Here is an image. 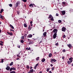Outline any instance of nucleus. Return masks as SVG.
Masks as SVG:
<instances>
[{
  "label": "nucleus",
  "instance_id": "nucleus-49",
  "mask_svg": "<svg viewBox=\"0 0 73 73\" xmlns=\"http://www.w3.org/2000/svg\"><path fill=\"white\" fill-rule=\"evenodd\" d=\"M38 64H39V63H37L36 65V66H38Z\"/></svg>",
  "mask_w": 73,
  "mask_h": 73
},
{
  "label": "nucleus",
  "instance_id": "nucleus-36",
  "mask_svg": "<svg viewBox=\"0 0 73 73\" xmlns=\"http://www.w3.org/2000/svg\"><path fill=\"white\" fill-rule=\"evenodd\" d=\"M61 22H62V21H61V20H58V22L59 23H61Z\"/></svg>",
  "mask_w": 73,
  "mask_h": 73
},
{
  "label": "nucleus",
  "instance_id": "nucleus-22",
  "mask_svg": "<svg viewBox=\"0 0 73 73\" xmlns=\"http://www.w3.org/2000/svg\"><path fill=\"white\" fill-rule=\"evenodd\" d=\"M26 50H31V48L29 47V48H26Z\"/></svg>",
  "mask_w": 73,
  "mask_h": 73
},
{
  "label": "nucleus",
  "instance_id": "nucleus-21",
  "mask_svg": "<svg viewBox=\"0 0 73 73\" xmlns=\"http://www.w3.org/2000/svg\"><path fill=\"white\" fill-rule=\"evenodd\" d=\"M31 29H32V27H30V25H29L28 29H29V30H31Z\"/></svg>",
  "mask_w": 73,
  "mask_h": 73
},
{
  "label": "nucleus",
  "instance_id": "nucleus-28",
  "mask_svg": "<svg viewBox=\"0 0 73 73\" xmlns=\"http://www.w3.org/2000/svg\"><path fill=\"white\" fill-rule=\"evenodd\" d=\"M24 27H25V28L27 27V25L25 23L24 24Z\"/></svg>",
  "mask_w": 73,
  "mask_h": 73
},
{
  "label": "nucleus",
  "instance_id": "nucleus-56",
  "mask_svg": "<svg viewBox=\"0 0 73 73\" xmlns=\"http://www.w3.org/2000/svg\"><path fill=\"white\" fill-rule=\"evenodd\" d=\"M49 73H52V71H50L49 72Z\"/></svg>",
  "mask_w": 73,
  "mask_h": 73
},
{
  "label": "nucleus",
  "instance_id": "nucleus-60",
  "mask_svg": "<svg viewBox=\"0 0 73 73\" xmlns=\"http://www.w3.org/2000/svg\"><path fill=\"white\" fill-rule=\"evenodd\" d=\"M24 36L25 37H27V35H24Z\"/></svg>",
  "mask_w": 73,
  "mask_h": 73
},
{
  "label": "nucleus",
  "instance_id": "nucleus-14",
  "mask_svg": "<svg viewBox=\"0 0 73 73\" xmlns=\"http://www.w3.org/2000/svg\"><path fill=\"white\" fill-rule=\"evenodd\" d=\"M72 59H73V58L72 57H71L69 58V60L70 61H71V62H72V61H73Z\"/></svg>",
  "mask_w": 73,
  "mask_h": 73
},
{
  "label": "nucleus",
  "instance_id": "nucleus-42",
  "mask_svg": "<svg viewBox=\"0 0 73 73\" xmlns=\"http://www.w3.org/2000/svg\"><path fill=\"white\" fill-rule=\"evenodd\" d=\"M21 38L22 39H24V36H21Z\"/></svg>",
  "mask_w": 73,
  "mask_h": 73
},
{
  "label": "nucleus",
  "instance_id": "nucleus-34",
  "mask_svg": "<svg viewBox=\"0 0 73 73\" xmlns=\"http://www.w3.org/2000/svg\"><path fill=\"white\" fill-rule=\"evenodd\" d=\"M10 73H16V72L14 71H11L10 72Z\"/></svg>",
  "mask_w": 73,
  "mask_h": 73
},
{
  "label": "nucleus",
  "instance_id": "nucleus-35",
  "mask_svg": "<svg viewBox=\"0 0 73 73\" xmlns=\"http://www.w3.org/2000/svg\"><path fill=\"white\" fill-rule=\"evenodd\" d=\"M29 7H32V6H33V4L31 3L29 5Z\"/></svg>",
  "mask_w": 73,
  "mask_h": 73
},
{
  "label": "nucleus",
  "instance_id": "nucleus-1",
  "mask_svg": "<svg viewBox=\"0 0 73 73\" xmlns=\"http://www.w3.org/2000/svg\"><path fill=\"white\" fill-rule=\"evenodd\" d=\"M20 3V2L18 1L17 2L16 4H15L14 5V7L15 8H16L19 5V4Z\"/></svg>",
  "mask_w": 73,
  "mask_h": 73
},
{
  "label": "nucleus",
  "instance_id": "nucleus-26",
  "mask_svg": "<svg viewBox=\"0 0 73 73\" xmlns=\"http://www.w3.org/2000/svg\"><path fill=\"white\" fill-rule=\"evenodd\" d=\"M4 11V9H2L1 10V11L0 12V13H2Z\"/></svg>",
  "mask_w": 73,
  "mask_h": 73
},
{
  "label": "nucleus",
  "instance_id": "nucleus-39",
  "mask_svg": "<svg viewBox=\"0 0 73 73\" xmlns=\"http://www.w3.org/2000/svg\"><path fill=\"white\" fill-rule=\"evenodd\" d=\"M62 52H66V50H65V49H64L63 50Z\"/></svg>",
  "mask_w": 73,
  "mask_h": 73
},
{
  "label": "nucleus",
  "instance_id": "nucleus-4",
  "mask_svg": "<svg viewBox=\"0 0 73 73\" xmlns=\"http://www.w3.org/2000/svg\"><path fill=\"white\" fill-rule=\"evenodd\" d=\"M57 36V34H56V33H55L53 35V38L54 39L56 38V36Z\"/></svg>",
  "mask_w": 73,
  "mask_h": 73
},
{
  "label": "nucleus",
  "instance_id": "nucleus-8",
  "mask_svg": "<svg viewBox=\"0 0 73 73\" xmlns=\"http://www.w3.org/2000/svg\"><path fill=\"white\" fill-rule=\"evenodd\" d=\"M7 33L8 35H9L10 36H12L13 35V34L11 32H7Z\"/></svg>",
  "mask_w": 73,
  "mask_h": 73
},
{
  "label": "nucleus",
  "instance_id": "nucleus-12",
  "mask_svg": "<svg viewBox=\"0 0 73 73\" xmlns=\"http://www.w3.org/2000/svg\"><path fill=\"white\" fill-rule=\"evenodd\" d=\"M43 35L44 36V37H46V32H44V33H43Z\"/></svg>",
  "mask_w": 73,
  "mask_h": 73
},
{
  "label": "nucleus",
  "instance_id": "nucleus-33",
  "mask_svg": "<svg viewBox=\"0 0 73 73\" xmlns=\"http://www.w3.org/2000/svg\"><path fill=\"white\" fill-rule=\"evenodd\" d=\"M21 43H24V40H21Z\"/></svg>",
  "mask_w": 73,
  "mask_h": 73
},
{
  "label": "nucleus",
  "instance_id": "nucleus-17",
  "mask_svg": "<svg viewBox=\"0 0 73 73\" xmlns=\"http://www.w3.org/2000/svg\"><path fill=\"white\" fill-rule=\"evenodd\" d=\"M29 44H33V40H31L29 41Z\"/></svg>",
  "mask_w": 73,
  "mask_h": 73
},
{
  "label": "nucleus",
  "instance_id": "nucleus-58",
  "mask_svg": "<svg viewBox=\"0 0 73 73\" xmlns=\"http://www.w3.org/2000/svg\"><path fill=\"white\" fill-rule=\"evenodd\" d=\"M42 73V71H40V72H39V73Z\"/></svg>",
  "mask_w": 73,
  "mask_h": 73
},
{
  "label": "nucleus",
  "instance_id": "nucleus-53",
  "mask_svg": "<svg viewBox=\"0 0 73 73\" xmlns=\"http://www.w3.org/2000/svg\"><path fill=\"white\" fill-rule=\"evenodd\" d=\"M56 16H58V14L57 13L56 14Z\"/></svg>",
  "mask_w": 73,
  "mask_h": 73
},
{
  "label": "nucleus",
  "instance_id": "nucleus-50",
  "mask_svg": "<svg viewBox=\"0 0 73 73\" xmlns=\"http://www.w3.org/2000/svg\"><path fill=\"white\" fill-rule=\"evenodd\" d=\"M58 43L55 44V45H56V46H57V45H58Z\"/></svg>",
  "mask_w": 73,
  "mask_h": 73
},
{
  "label": "nucleus",
  "instance_id": "nucleus-7",
  "mask_svg": "<svg viewBox=\"0 0 73 73\" xmlns=\"http://www.w3.org/2000/svg\"><path fill=\"white\" fill-rule=\"evenodd\" d=\"M33 69H31L28 72V73H33Z\"/></svg>",
  "mask_w": 73,
  "mask_h": 73
},
{
  "label": "nucleus",
  "instance_id": "nucleus-23",
  "mask_svg": "<svg viewBox=\"0 0 73 73\" xmlns=\"http://www.w3.org/2000/svg\"><path fill=\"white\" fill-rule=\"evenodd\" d=\"M71 61H67V63L68 64H69V65H70V63H71L72 62H71Z\"/></svg>",
  "mask_w": 73,
  "mask_h": 73
},
{
  "label": "nucleus",
  "instance_id": "nucleus-3",
  "mask_svg": "<svg viewBox=\"0 0 73 73\" xmlns=\"http://www.w3.org/2000/svg\"><path fill=\"white\" fill-rule=\"evenodd\" d=\"M66 29L64 27H63L62 29V31H63V32H65V31H66Z\"/></svg>",
  "mask_w": 73,
  "mask_h": 73
},
{
  "label": "nucleus",
  "instance_id": "nucleus-11",
  "mask_svg": "<svg viewBox=\"0 0 73 73\" xmlns=\"http://www.w3.org/2000/svg\"><path fill=\"white\" fill-rule=\"evenodd\" d=\"M0 18L3 20H4V18H3V16L2 15H1V14L0 15Z\"/></svg>",
  "mask_w": 73,
  "mask_h": 73
},
{
  "label": "nucleus",
  "instance_id": "nucleus-18",
  "mask_svg": "<svg viewBox=\"0 0 73 73\" xmlns=\"http://www.w3.org/2000/svg\"><path fill=\"white\" fill-rule=\"evenodd\" d=\"M43 10H44V11H46V10H47V9L46 8V7L45 6L43 7Z\"/></svg>",
  "mask_w": 73,
  "mask_h": 73
},
{
  "label": "nucleus",
  "instance_id": "nucleus-43",
  "mask_svg": "<svg viewBox=\"0 0 73 73\" xmlns=\"http://www.w3.org/2000/svg\"><path fill=\"white\" fill-rule=\"evenodd\" d=\"M63 38H65V37H66V36H65V35H64L63 36Z\"/></svg>",
  "mask_w": 73,
  "mask_h": 73
},
{
  "label": "nucleus",
  "instance_id": "nucleus-29",
  "mask_svg": "<svg viewBox=\"0 0 73 73\" xmlns=\"http://www.w3.org/2000/svg\"><path fill=\"white\" fill-rule=\"evenodd\" d=\"M50 20L51 21H54V19H53V17H52V18H51Z\"/></svg>",
  "mask_w": 73,
  "mask_h": 73
},
{
  "label": "nucleus",
  "instance_id": "nucleus-45",
  "mask_svg": "<svg viewBox=\"0 0 73 73\" xmlns=\"http://www.w3.org/2000/svg\"><path fill=\"white\" fill-rule=\"evenodd\" d=\"M54 69V67H52V70H53Z\"/></svg>",
  "mask_w": 73,
  "mask_h": 73
},
{
  "label": "nucleus",
  "instance_id": "nucleus-25",
  "mask_svg": "<svg viewBox=\"0 0 73 73\" xmlns=\"http://www.w3.org/2000/svg\"><path fill=\"white\" fill-rule=\"evenodd\" d=\"M13 64V62H11V63L9 64V65L10 66H12Z\"/></svg>",
  "mask_w": 73,
  "mask_h": 73
},
{
  "label": "nucleus",
  "instance_id": "nucleus-40",
  "mask_svg": "<svg viewBox=\"0 0 73 73\" xmlns=\"http://www.w3.org/2000/svg\"><path fill=\"white\" fill-rule=\"evenodd\" d=\"M9 6L11 7H12V4H11L9 5Z\"/></svg>",
  "mask_w": 73,
  "mask_h": 73
},
{
  "label": "nucleus",
  "instance_id": "nucleus-57",
  "mask_svg": "<svg viewBox=\"0 0 73 73\" xmlns=\"http://www.w3.org/2000/svg\"><path fill=\"white\" fill-rule=\"evenodd\" d=\"M57 52H55L54 53V54H56Z\"/></svg>",
  "mask_w": 73,
  "mask_h": 73
},
{
  "label": "nucleus",
  "instance_id": "nucleus-37",
  "mask_svg": "<svg viewBox=\"0 0 73 73\" xmlns=\"http://www.w3.org/2000/svg\"><path fill=\"white\" fill-rule=\"evenodd\" d=\"M21 1H23V2H25H25H27V0H21Z\"/></svg>",
  "mask_w": 73,
  "mask_h": 73
},
{
  "label": "nucleus",
  "instance_id": "nucleus-9",
  "mask_svg": "<svg viewBox=\"0 0 73 73\" xmlns=\"http://www.w3.org/2000/svg\"><path fill=\"white\" fill-rule=\"evenodd\" d=\"M6 69L7 70H9L10 69V67L9 66H7V67L6 68Z\"/></svg>",
  "mask_w": 73,
  "mask_h": 73
},
{
  "label": "nucleus",
  "instance_id": "nucleus-2",
  "mask_svg": "<svg viewBox=\"0 0 73 73\" xmlns=\"http://www.w3.org/2000/svg\"><path fill=\"white\" fill-rule=\"evenodd\" d=\"M50 61L52 63V62H56L57 61V60L54 59H52V58L50 60Z\"/></svg>",
  "mask_w": 73,
  "mask_h": 73
},
{
  "label": "nucleus",
  "instance_id": "nucleus-41",
  "mask_svg": "<svg viewBox=\"0 0 73 73\" xmlns=\"http://www.w3.org/2000/svg\"><path fill=\"white\" fill-rule=\"evenodd\" d=\"M12 68H10L9 70L10 71H12Z\"/></svg>",
  "mask_w": 73,
  "mask_h": 73
},
{
  "label": "nucleus",
  "instance_id": "nucleus-19",
  "mask_svg": "<svg viewBox=\"0 0 73 73\" xmlns=\"http://www.w3.org/2000/svg\"><path fill=\"white\" fill-rule=\"evenodd\" d=\"M32 37V35L31 34L29 35H28V37H29V38H31Z\"/></svg>",
  "mask_w": 73,
  "mask_h": 73
},
{
  "label": "nucleus",
  "instance_id": "nucleus-47",
  "mask_svg": "<svg viewBox=\"0 0 73 73\" xmlns=\"http://www.w3.org/2000/svg\"><path fill=\"white\" fill-rule=\"evenodd\" d=\"M17 47L19 48H20V46L19 45H17Z\"/></svg>",
  "mask_w": 73,
  "mask_h": 73
},
{
  "label": "nucleus",
  "instance_id": "nucleus-20",
  "mask_svg": "<svg viewBox=\"0 0 73 73\" xmlns=\"http://www.w3.org/2000/svg\"><path fill=\"white\" fill-rule=\"evenodd\" d=\"M52 54L51 53H50L48 55V57H52Z\"/></svg>",
  "mask_w": 73,
  "mask_h": 73
},
{
  "label": "nucleus",
  "instance_id": "nucleus-27",
  "mask_svg": "<svg viewBox=\"0 0 73 73\" xmlns=\"http://www.w3.org/2000/svg\"><path fill=\"white\" fill-rule=\"evenodd\" d=\"M49 70H50V68H47V70H46L47 72H49Z\"/></svg>",
  "mask_w": 73,
  "mask_h": 73
},
{
  "label": "nucleus",
  "instance_id": "nucleus-64",
  "mask_svg": "<svg viewBox=\"0 0 73 73\" xmlns=\"http://www.w3.org/2000/svg\"><path fill=\"white\" fill-rule=\"evenodd\" d=\"M72 66H73V63L72 64Z\"/></svg>",
  "mask_w": 73,
  "mask_h": 73
},
{
  "label": "nucleus",
  "instance_id": "nucleus-62",
  "mask_svg": "<svg viewBox=\"0 0 73 73\" xmlns=\"http://www.w3.org/2000/svg\"><path fill=\"white\" fill-rule=\"evenodd\" d=\"M24 6L25 7V8H26V6H27V5H24Z\"/></svg>",
  "mask_w": 73,
  "mask_h": 73
},
{
  "label": "nucleus",
  "instance_id": "nucleus-44",
  "mask_svg": "<svg viewBox=\"0 0 73 73\" xmlns=\"http://www.w3.org/2000/svg\"><path fill=\"white\" fill-rule=\"evenodd\" d=\"M62 60H64V59H65V57L62 56Z\"/></svg>",
  "mask_w": 73,
  "mask_h": 73
},
{
  "label": "nucleus",
  "instance_id": "nucleus-16",
  "mask_svg": "<svg viewBox=\"0 0 73 73\" xmlns=\"http://www.w3.org/2000/svg\"><path fill=\"white\" fill-rule=\"evenodd\" d=\"M9 26L11 27V28L13 29H14V27H13V26L12 25H10Z\"/></svg>",
  "mask_w": 73,
  "mask_h": 73
},
{
  "label": "nucleus",
  "instance_id": "nucleus-48",
  "mask_svg": "<svg viewBox=\"0 0 73 73\" xmlns=\"http://www.w3.org/2000/svg\"><path fill=\"white\" fill-rule=\"evenodd\" d=\"M34 68L35 69H36V68H37V66H34Z\"/></svg>",
  "mask_w": 73,
  "mask_h": 73
},
{
  "label": "nucleus",
  "instance_id": "nucleus-32",
  "mask_svg": "<svg viewBox=\"0 0 73 73\" xmlns=\"http://www.w3.org/2000/svg\"><path fill=\"white\" fill-rule=\"evenodd\" d=\"M12 69L13 70H16V68L15 67H13L12 68Z\"/></svg>",
  "mask_w": 73,
  "mask_h": 73
},
{
  "label": "nucleus",
  "instance_id": "nucleus-15",
  "mask_svg": "<svg viewBox=\"0 0 73 73\" xmlns=\"http://www.w3.org/2000/svg\"><path fill=\"white\" fill-rule=\"evenodd\" d=\"M62 13L63 15H64L65 14V11H62Z\"/></svg>",
  "mask_w": 73,
  "mask_h": 73
},
{
  "label": "nucleus",
  "instance_id": "nucleus-31",
  "mask_svg": "<svg viewBox=\"0 0 73 73\" xmlns=\"http://www.w3.org/2000/svg\"><path fill=\"white\" fill-rule=\"evenodd\" d=\"M39 58H40V57H36V61H38V60H39Z\"/></svg>",
  "mask_w": 73,
  "mask_h": 73
},
{
  "label": "nucleus",
  "instance_id": "nucleus-46",
  "mask_svg": "<svg viewBox=\"0 0 73 73\" xmlns=\"http://www.w3.org/2000/svg\"><path fill=\"white\" fill-rule=\"evenodd\" d=\"M0 45H1V46H3V43H0Z\"/></svg>",
  "mask_w": 73,
  "mask_h": 73
},
{
  "label": "nucleus",
  "instance_id": "nucleus-13",
  "mask_svg": "<svg viewBox=\"0 0 73 73\" xmlns=\"http://www.w3.org/2000/svg\"><path fill=\"white\" fill-rule=\"evenodd\" d=\"M45 61V58H43L41 60V61L42 62H44Z\"/></svg>",
  "mask_w": 73,
  "mask_h": 73
},
{
  "label": "nucleus",
  "instance_id": "nucleus-61",
  "mask_svg": "<svg viewBox=\"0 0 73 73\" xmlns=\"http://www.w3.org/2000/svg\"><path fill=\"white\" fill-rule=\"evenodd\" d=\"M32 68H33V67H30V69H32Z\"/></svg>",
  "mask_w": 73,
  "mask_h": 73
},
{
  "label": "nucleus",
  "instance_id": "nucleus-59",
  "mask_svg": "<svg viewBox=\"0 0 73 73\" xmlns=\"http://www.w3.org/2000/svg\"><path fill=\"white\" fill-rule=\"evenodd\" d=\"M33 39L34 40H37V38H36V39L33 38Z\"/></svg>",
  "mask_w": 73,
  "mask_h": 73
},
{
  "label": "nucleus",
  "instance_id": "nucleus-24",
  "mask_svg": "<svg viewBox=\"0 0 73 73\" xmlns=\"http://www.w3.org/2000/svg\"><path fill=\"white\" fill-rule=\"evenodd\" d=\"M52 17V15H49V17H48V19H50Z\"/></svg>",
  "mask_w": 73,
  "mask_h": 73
},
{
  "label": "nucleus",
  "instance_id": "nucleus-63",
  "mask_svg": "<svg viewBox=\"0 0 73 73\" xmlns=\"http://www.w3.org/2000/svg\"><path fill=\"white\" fill-rule=\"evenodd\" d=\"M12 32H14V30H12Z\"/></svg>",
  "mask_w": 73,
  "mask_h": 73
},
{
  "label": "nucleus",
  "instance_id": "nucleus-5",
  "mask_svg": "<svg viewBox=\"0 0 73 73\" xmlns=\"http://www.w3.org/2000/svg\"><path fill=\"white\" fill-rule=\"evenodd\" d=\"M57 31H58V30L56 29H54V30L53 31V32L54 33H56V34H57Z\"/></svg>",
  "mask_w": 73,
  "mask_h": 73
},
{
  "label": "nucleus",
  "instance_id": "nucleus-54",
  "mask_svg": "<svg viewBox=\"0 0 73 73\" xmlns=\"http://www.w3.org/2000/svg\"><path fill=\"white\" fill-rule=\"evenodd\" d=\"M50 66H51L52 67L53 66V65L52 64H50Z\"/></svg>",
  "mask_w": 73,
  "mask_h": 73
},
{
  "label": "nucleus",
  "instance_id": "nucleus-10",
  "mask_svg": "<svg viewBox=\"0 0 73 73\" xmlns=\"http://www.w3.org/2000/svg\"><path fill=\"white\" fill-rule=\"evenodd\" d=\"M62 5H66V2H63L62 3Z\"/></svg>",
  "mask_w": 73,
  "mask_h": 73
},
{
  "label": "nucleus",
  "instance_id": "nucleus-55",
  "mask_svg": "<svg viewBox=\"0 0 73 73\" xmlns=\"http://www.w3.org/2000/svg\"><path fill=\"white\" fill-rule=\"evenodd\" d=\"M0 42H1L2 44H3V42L2 41H0Z\"/></svg>",
  "mask_w": 73,
  "mask_h": 73
},
{
  "label": "nucleus",
  "instance_id": "nucleus-6",
  "mask_svg": "<svg viewBox=\"0 0 73 73\" xmlns=\"http://www.w3.org/2000/svg\"><path fill=\"white\" fill-rule=\"evenodd\" d=\"M67 46L69 48H72L73 47V46L72 45V44H69L67 45Z\"/></svg>",
  "mask_w": 73,
  "mask_h": 73
},
{
  "label": "nucleus",
  "instance_id": "nucleus-38",
  "mask_svg": "<svg viewBox=\"0 0 73 73\" xmlns=\"http://www.w3.org/2000/svg\"><path fill=\"white\" fill-rule=\"evenodd\" d=\"M1 60V62L2 63H3L4 62V59H2Z\"/></svg>",
  "mask_w": 73,
  "mask_h": 73
},
{
  "label": "nucleus",
  "instance_id": "nucleus-30",
  "mask_svg": "<svg viewBox=\"0 0 73 73\" xmlns=\"http://www.w3.org/2000/svg\"><path fill=\"white\" fill-rule=\"evenodd\" d=\"M26 68H27V69H28V70H29V66L27 65V67Z\"/></svg>",
  "mask_w": 73,
  "mask_h": 73
},
{
  "label": "nucleus",
  "instance_id": "nucleus-52",
  "mask_svg": "<svg viewBox=\"0 0 73 73\" xmlns=\"http://www.w3.org/2000/svg\"><path fill=\"white\" fill-rule=\"evenodd\" d=\"M17 57H20V56H19V55L17 54Z\"/></svg>",
  "mask_w": 73,
  "mask_h": 73
},
{
  "label": "nucleus",
  "instance_id": "nucleus-51",
  "mask_svg": "<svg viewBox=\"0 0 73 73\" xmlns=\"http://www.w3.org/2000/svg\"><path fill=\"white\" fill-rule=\"evenodd\" d=\"M33 23V22H32V21H31L30 22V24H32Z\"/></svg>",
  "mask_w": 73,
  "mask_h": 73
}]
</instances>
